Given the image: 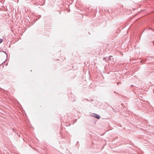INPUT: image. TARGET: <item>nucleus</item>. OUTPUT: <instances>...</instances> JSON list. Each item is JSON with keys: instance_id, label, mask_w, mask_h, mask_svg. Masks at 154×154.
I'll use <instances>...</instances> for the list:
<instances>
[{"instance_id": "nucleus-1", "label": "nucleus", "mask_w": 154, "mask_h": 154, "mask_svg": "<svg viewBox=\"0 0 154 154\" xmlns=\"http://www.w3.org/2000/svg\"><path fill=\"white\" fill-rule=\"evenodd\" d=\"M93 116L97 119H99L100 118V116L98 114H97L96 113L93 114Z\"/></svg>"}, {"instance_id": "nucleus-8", "label": "nucleus", "mask_w": 154, "mask_h": 154, "mask_svg": "<svg viewBox=\"0 0 154 154\" xmlns=\"http://www.w3.org/2000/svg\"><path fill=\"white\" fill-rule=\"evenodd\" d=\"M38 19L39 18L41 17V16L40 15H39L38 16Z\"/></svg>"}, {"instance_id": "nucleus-2", "label": "nucleus", "mask_w": 154, "mask_h": 154, "mask_svg": "<svg viewBox=\"0 0 154 154\" xmlns=\"http://www.w3.org/2000/svg\"><path fill=\"white\" fill-rule=\"evenodd\" d=\"M111 57H112V56H110V57H106V60H108V61H109V60H111Z\"/></svg>"}, {"instance_id": "nucleus-5", "label": "nucleus", "mask_w": 154, "mask_h": 154, "mask_svg": "<svg viewBox=\"0 0 154 154\" xmlns=\"http://www.w3.org/2000/svg\"><path fill=\"white\" fill-rule=\"evenodd\" d=\"M121 83V82H118L117 83V85H118L119 84Z\"/></svg>"}, {"instance_id": "nucleus-7", "label": "nucleus", "mask_w": 154, "mask_h": 154, "mask_svg": "<svg viewBox=\"0 0 154 154\" xmlns=\"http://www.w3.org/2000/svg\"><path fill=\"white\" fill-rule=\"evenodd\" d=\"M148 29H149H149H151L152 30V29L151 28H148Z\"/></svg>"}, {"instance_id": "nucleus-10", "label": "nucleus", "mask_w": 154, "mask_h": 154, "mask_svg": "<svg viewBox=\"0 0 154 154\" xmlns=\"http://www.w3.org/2000/svg\"><path fill=\"white\" fill-rule=\"evenodd\" d=\"M140 62L141 63L142 62V61H141Z\"/></svg>"}, {"instance_id": "nucleus-3", "label": "nucleus", "mask_w": 154, "mask_h": 154, "mask_svg": "<svg viewBox=\"0 0 154 154\" xmlns=\"http://www.w3.org/2000/svg\"><path fill=\"white\" fill-rule=\"evenodd\" d=\"M3 41V40L2 39H0V44L2 43Z\"/></svg>"}, {"instance_id": "nucleus-4", "label": "nucleus", "mask_w": 154, "mask_h": 154, "mask_svg": "<svg viewBox=\"0 0 154 154\" xmlns=\"http://www.w3.org/2000/svg\"><path fill=\"white\" fill-rule=\"evenodd\" d=\"M3 52L4 53H5V54L7 55V54L6 52L5 51H3Z\"/></svg>"}, {"instance_id": "nucleus-9", "label": "nucleus", "mask_w": 154, "mask_h": 154, "mask_svg": "<svg viewBox=\"0 0 154 154\" xmlns=\"http://www.w3.org/2000/svg\"><path fill=\"white\" fill-rule=\"evenodd\" d=\"M153 31H154V29H152Z\"/></svg>"}, {"instance_id": "nucleus-6", "label": "nucleus", "mask_w": 154, "mask_h": 154, "mask_svg": "<svg viewBox=\"0 0 154 154\" xmlns=\"http://www.w3.org/2000/svg\"><path fill=\"white\" fill-rule=\"evenodd\" d=\"M106 57H103V59H106Z\"/></svg>"}]
</instances>
